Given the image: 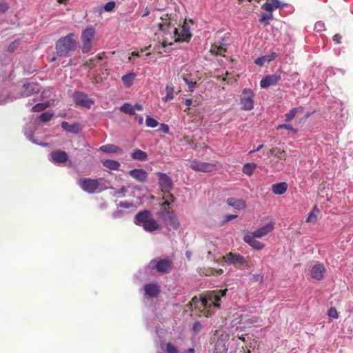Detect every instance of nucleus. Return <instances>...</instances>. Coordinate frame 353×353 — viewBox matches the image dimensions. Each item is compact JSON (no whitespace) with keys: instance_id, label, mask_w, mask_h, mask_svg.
<instances>
[{"instance_id":"f257e3e1","label":"nucleus","mask_w":353,"mask_h":353,"mask_svg":"<svg viewBox=\"0 0 353 353\" xmlns=\"http://www.w3.org/2000/svg\"><path fill=\"white\" fill-rule=\"evenodd\" d=\"M228 289L214 290L207 292L203 296L193 297L190 302L192 310H196L199 316H210L214 311L212 309L221 307V298L226 295Z\"/></svg>"},{"instance_id":"f03ea898","label":"nucleus","mask_w":353,"mask_h":353,"mask_svg":"<svg viewBox=\"0 0 353 353\" xmlns=\"http://www.w3.org/2000/svg\"><path fill=\"white\" fill-rule=\"evenodd\" d=\"M134 223L141 226L148 232H153L161 228V225L152 217L148 210H143L137 213L134 218Z\"/></svg>"},{"instance_id":"7ed1b4c3","label":"nucleus","mask_w":353,"mask_h":353,"mask_svg":"<svg viewBox=\"0 0 353 353\" xmlns=\"http://www.w3.org/2000/svg\"><path fill=\"white\" fill-rule=\"evenodd\" d=\"M74 36V33H70L57 41L55 48L57 55L65 57L68 56L70 52L77 50V42Z\"/></svg>"},{"instance_id":"20e7f679","label":"nucleus","mask_w":353,"mask_h":353,"mask_svg":"<svg viewBox=\"0 0 353 353\" xmlns=\"http://www.w3.org/2000/svg\"><path fill=\"white\" fill-rule=\"evenodd\" d=\"M172 261L169 259H154L149 263L151 270H156L161 274H168L172 269Z\"/></svg>"},{"instance_id":"39448f33","label":"nucleus","mask_w":353,"mask_h":353,"mask_svg":"<svg viewBox=\"0 0 353 353\" xmlns=\"http://www.w3.org/2000/svg\"><path fill=\"white\" fill-rule=\"evenodd\" d=\"M94 28H88L84 30L81 34V39L82 42V52L88 53L92 49V41L95 35Z\"/></svg>"},{"instance_id":"423d86ee","label":"nucleus","mask_w":353,"mask_h":353,"mask_svg":"<svg viewBox=\"0 0 353 353\" xmlns=\"http://www.w3.org/2000/svg\"><path fill=\"white\" fill-rule=\"evenodd\" d=\"M255 94L250 88H245L241 97V108L244 110H251L254 108V99Z\"/></svg>"},{"instance_id":"0eeeda50","label":"nucleus","mask_w":353,"mask_h":353,"mask_svg":"<svg viewBox=\"0 0 353 353\" xmlns=\"http://www.w3.org/2000/svg\"><path fill=\"white\" fill-rule=\"evenodd\" d=\"M78 184L83 191L89 194L94 193L99 187V180L90 178H80Z\"/></svg>"},{"instance_id":"6e6552de","label":"nucleus","mask_w":353,"mask_h":353,"mask_svg":"<svg viewBox=\"0 0 353 353\" xmlns=\"http://www.w3.org/2000/svg\"><path fill=\"white\" fill-rule=\"evenodd\" d=\"M223 259L228 264L234 265L236 268H241L248 263L245 258L239 253L229 252Z\"/></svg>"},{"instance_id":"1a4fd4ad","label":"nucleus","mask_w":353,"mask_h":353,"mask_svg":"<svg viewBox=\"0 0 353 353\" xmlns=\"http://www.w3.org/2000/svg\"><path fill=\"white\" fill-rule=\"evenodd\" d=\"M281 79V71L277 70L273 74L267 75L260 81L261 88H267L272 85H276Z\"/></svg>"},{"instance_id":"9d476101","label":"nucleus","mask_w":353,"mask_h":353,"mask_svg":"<svg viewBox=\"0 0 353 353\" xmlns=\"http://www.w3.org/2000/svg\"><path fill=\"white\" fill-rule=\"evenodd\" d=\"M190 168L195 171L210 172L216 170V165L213 163L202 162L198 160L191 161Z\"/></svg>"},{"instance_id":"9b49d317","label":"nucleus","mask_w":353,"mask_h":353,"mask_svg":"<svg viewBox=\"0 0 353 353\" xmlns=\"http://www.w3.org/2000/svg\"><path fill=\"white\" fill-rule=\"evenodd\" d=\"M73 99L77 105L90 108L94 101L90 99L87 94L81 92H75L73 94Z\"/></svg>"},{"instance_id":"f8f14e48","label":"nucleus","mask_w":353,"mask_h":353,"mask_svg":"<svg viewBox=\"0 0 353 353\" xmlns=\"http://www.w3.org/2000/svg\"><path fill=\"white\" fill-rule=\"evenodd\" d=\"M159 184L163 192H170L173 187L172 179L165 173L159 172Z\"/></svg>"},{"instance_id":"ddd939ff","label":"nucleus","mask_w":353,"mask_h":353,"mask_svg":"<svg viewBox=\"0 0 353 353\" xmlns=\"http://www.w3.org/2000/svg\"><path fill=\"white\" fill-rule=\"evenodd\" d=\"M40 91V86L37 82L24 83L22 86L21 97H28Z\"/></svg>"},{"instance_id":"4468645a","label":"nucleus","mask_w":353,"mask_h":353,"mask_svg":"<svg viewBox=\"0 0 353 353\" xmlns=\"http://www.w3.org/2000/svg\"><path fill=\"white\" fill-rule=\"evenodd\" d=\"M326 272V269L323 264L317 263L314 265L310 270L311 276L312 279L317 281H321L324 278Z\"/></svg>"},{"instance_id":"2eb2a0df","label":"nucleus","mask_w":353,"mask_h":353,"mask_svg":"<svg viewBox=\"0 0 353 353\" xmlns=\"http://www.w3.org/2000/svg\"><path fill=\"white\" fill-rule=\"evenodd\" d=\"M128 174L140 183H144L147 181L148 176V172L141 168H134L128 172Z\"/></svg>"},{"instance_id":"dca6fc26","label":"nucleus","mask_w":353,"mask_h":353,"mask_svg":"<svg viewBox=\"0 0 353 353\" xmlns=\"http://www.w3.org/2000/svg\"><path fill=\"white\" fill-rule=\"evenodd\" d=\"M161 220L165 223L167 228L170 230H176L180 226L179 221L174 212L170 214V216H167L165 219H161Z\"/></svg>"},{"instance_id":"f3484780","label":"nucleus","mask_w":353,"mask_h":353,"mask_svg":"<svg viewBox=\"0 0 353 353\" xmlns=\"http://www.w3.org/2000/svg\"><path fill=\"white\" fill-rule=\"evenodd\" d=\"M50 161L55 163H63L68 161V155L65 151L55 150L50 153Z\"/></svg>"},{"instance_id":"a211bd4d","label":"nucleus","mask_w":353,"mask_h":353,"mask_svg":"<svg viewBox=\"0 0 353 353\" xmlns=\"http://www.w3.org/2000/svg\"><path fill=\"white\" fill-rule=\"evenodd\" d=\"M274 221L271 220L270 223L252 232V234H254L257 238H261L271 232L274 230Z\"/></svg>"},{"instance_id":"6ab92c4d","label":"nucleus","mask_w":353,"mask_h":353,"mask_svg":"<svg viewBox=\"0 0 353 353\" xmlns=\"http://www.w3.org/2000/svg\"><path fill=\"white\" fill-rule=\"evenodd\" d=\"M256 238L257 237L252 234H245L243 237V241L255 250H261L263 249L265 245L263 243L256 240Z\"/></svg>"},{"instance_id":"aec40b11","label":"nucleus","mask_w":353,"mask_h":353,"mask_svg":"<svg viewBox=\"0 0 353 353\" xmlns=\"http://www.w3.org/2000/svg\"><path fill=\"white\" fill-rule=\"evenodd\" d=\"M173 212L174 211L172 209V205L168 202L163 201L160 205V210L157 212V216L160 219H165Z\"/></svg>"},{"instance_id":"412c9836","label":"nucleus","mask_w":353,"mask_h":353,"mask_svg":"<svg viewBox=\"0 0 353 353\" xmlns=\"http://www.w3.org/2000/svg\"><path fill=\"white\" fill-rule=\"evenodd\" d=\"M99 150L106 154H117L121 155L123 153V149L114 144L103 145L99 148Z\"/></svg>"},{"instance_id":"4be33fe9","label":"nucleus","mask_w":353,"mask_h":353,"mask_svg":"<svg viewBox=\"0 0 353 353\" xmlns=\"http://www.w3.org/2000/svg\"><path fill=\"white\" fill-rule=\"evenodd\" d=\"M225 43H223V41L221 42L219 44L214 43L210 48V52L212 54L225 57L227 48L225 47Z\"/></svg>"},{"instance_id":"5701e85b","label":"nucleus","mask_w":353,"mask_h":353,"mask_svg":"<svg viewBox=\"0 0 353 353\" xmlns=\"http://www.w3.org/2000/svg\"><path fill=\"white\" fill-rule=\"evenodd\" d=\"M145 294L150 297H156L160 292L159 287L154 283H148L144 286Z\"/></svg>"},{"instance_id":"b1692460","label":"nucleus","mask_w":353,"mask_h":353,"mask_svg":"<svg viewBox=\"0 0 353 353\" xmlns=\"http://www.w3.org/2000/svg\"><path fill=\"white\" fill-rule=\"evenodd\" d=\"M276 57L277 54L274 52H272L270 54H266L256 59L254 63L259 66H263L265 63H269L271 61L275 59Z\"/></svg>"},{"instance_id":"393cba45","label":"nucleus","mask_w":353,"mask_h":353,"mask_svg":"<svg viewBox=\"0 0 353 353\" xmlns=\"http://www.w3.org/2000/svg\"><path fill=\"white\" fill-rule=\"evenodd\" d=\"M173 32L175 35H178L176 41H188L191 38V34L185 28H183L181 33L179 34L177 28L173 27Z\"/></svg>"},{"instance_id":"a878e982","label":"nucleus","mask_w":353,"mask_h":353,"mask_svg":"<svg viewBox=\"0 0 353 353\" xmlns=\"http://www.w3.org/2000/svg\"><path fill=\"white\" fill-rule=\"evenodd\" d=\"M227 203L229 205L237 210H241L245 208V202L243 199H237L230 197L228 199Z\"/></svg>"},{"instance_id":"bb28decb","label":"nucleus","mask_w":353,"mask_h":353,"mask_svg":"<svg viewBox=\"0 0 353 353\" xmlns=\"http://www.w3.org/2000/svg\"><path fill=\"white\" fill-rule=\"evenodd\" d=\"M288 190V184L285 182L275 183L272 185V191L275 194H283Z\"/></svg>"},{"instance_id":"cd10ccee","label":"nucleus","mask_w":353,"mask_h":353,"mask_svg":"<svg viewBox=\"0 0 353 353\" xmlns=\"http://www.w3.org/2000/svg\"><path fill=\"white\" fill-rule=\"evenodd\" d=\"M280 7V1L279 0H271L266 1L263 6L262 8L267 12L272 13V12Z\"/></svg>"},{"instance_id":"c85d7f7f","label":"nucleus","mask_w":353,"mask_h":353,"mask_svg":"<svg viewBox=\"0 0 353 353\" xmlns=\"http://www.w3.org/2000/svg\"><path fill=\"white\" fill-rule=\"evenodd\" d=\"M102 164L104 167L112 170H119L121 166V164L118 161L112 159L103 160Z\"/></svg>"},{"instance_id":"c756f323","label":"nucleus","mask_w":353,"mask_h":353,"mask_svg":"<svg viewBox=\"0 0 353 353\" xmlns=\"http://www.w3.org/2000/svg\"><path fill=\"white\" fill-rule=\"evenodd\" d=\"M303 107H299V108H294L290 110L289 112L286 113L285 114V122H290L298 113H303Z\"/></svg>"},{"instance_id":"7c9ffc66","label":"nucleus","mask_w":353,"mask_h":353,"mask_svg":"<svg viewBox=\"0 0 353 353\" xmlns=\"http://www.w3.org/2000/svg\"><path fill=\"white\" fill-rule=\"evenodd\" d=\"M131 157L134 160L143 161L148 159V154L145 152L140 149H136L131 154Z\"/></svg>"},{"instance_id":"2f4dec72","label":"nucleus","mask_w":353,"mask_h":353,"mask_svg":"<svg viewBox=\"0 0 353 353\" xmlns=\"http://www.w3.org/2000/svg\"><path fill=\"white\" fill-rule=\"evenodd\" d=\"M270 153L271 154H273L274 156L276 157L278 159L281 160H285L286 159V152L284 150L281 149L278 147L272 148L270 150Z\"/></svg>"},{"instance_id":"473e14b6","label":"nucleus","mask_w":353,"mask_h":353,"mask_svg":"<svg viewBox=\"0 0 353 353\" xmlns=\"http://www.w3.org/2000/svg\"><path fill=\"white\" fill-rule=\"evenodd\" d=\"M134 73H128L122 77L121 80L126 88H130L135 79Z\"/></svg>"},{"instance_id":"72a5a7b5","label":"nucleus","mask_w":353,"mask_h":353,"mask_svg":"<svg viewBox=\"0 0 353 353\" xmlns=\"http://www.w3.org/2000/svg\"><path fill=\"white\" fill-rule=\"evenodd\" d=\"M61 125V128L67 132L74 134L79 132V125L77 124L70 125L67 121H63Z\"/></svg>"},{"instance_id":"f704fd0d","label":"nucleus","mask_w":353,"mask_h":353,"mask_svg":"<svg viewBox=\"0 0 353 353\" xmlns=\"http://www.w3.org/2000/svg\"><path fill=\"white\" fill-rule=\"evenodd\" d=\"M256 167L257 165L256 163H248L243 166L242 172L246 175L251 176Z\"/></svg>"},{"instance_id":"c9c22d12","label":"nucleus","mask_w":353,"mask_h":353,"mask_svg":"<svg viewBox=\"0 0 353 353\" xmlns=\"http://www.w3.org/2000/svg\"><path fill=\"white\" fill-rule=\"evenodd\" d=\"M120 110L121 112L125 114H129L130 115L135 114V108L128 103H125L123 105H121Z\"/></svg>"},{"instance_id":"e433bc0d","label":"nucleus","mask_w":353,"mask_h":353,"mask_svg":"<svg viewBox=\"0 0 353 353\" xmlns=\"http://www.w3.org/2000/svg\"><path fill=\"white\" fill-rule=\"evenodd\" d=\"M166 95L165 97L163 98V101L164 102H167L168 101L172 100L174 99V87L172 85H167L166 88Z\"/></svg>"},{"instance_id":"4c0bfd02","label":"nucleus","mask_w":353,"mask_h":353,"mask_svg":"<svg viewBox=\"0 0 353 353\" xmlns=\"http://www.w3.org/2000/svg\"><path fill=\"white\" fill-rule=\"evenodd\" d=\"M49 106H50V103L49 102L40 103H37V104L34 105L32 108V110L33 112H41V111L44 110L46 108H47Z\"/></svg>"},{"instance_id":"58836bf2","label":"nucleus","mask_w":353,"mask_h":353,"mask_svg":"<svg viewBox=\"0 0 353 353\" xmlns=\"http://www.w3.org/2000/svg\"><path fill=\"white\" fill-rule=\"evenodd\" d=\"M165 352L167 353H179V351L177 347H176L171 342H168L165 344Z\"/></svg>"},{"instance_id":"ea45409f","label":"nucleus","mask_w":353,"mask_h":353,"mask_svg":"<svg viewBox=\"0 0 353 353\" xmlns=\"http://www.w3.org/2000/svg\"><path fill=\"white\" fill-rule=\"evenodd\" d=\"M273 19V15L272 13L269 14H262L261 19H259V22L263 23L265 26L269 24V20Z\"/></svg>"},{"instance_id":"a19ab883","label":"nucleus","mask_w":353,"mask_h":353,"mask_svg":"<svg viewBox=\"0 0 353 353\" xmlns=\"http://www.w3.org/2000/svg\"><path fill=\"white\" fill-rule=\"evenodd\" d=\"M145 123L150 128H155L159 125V122L150 116L146 117Z\"/></svg>"},{"instance_id":"79ce46f5","label":"nucleus","mask_w":353,"mask_h":353,"mask_svg":"<svg viewBox=\"0 0 353 353\" xmlns=\"http://www.w3.org/2000/svg\"><path fill=\"white\" fill-rule=\"evenodd\" d=\"M163 199H164L165 202L169 203L170 205H172L174 201H175V196L170 193V192H164V194L163 196Z\"/></svg>"},{"instance_id":"37998d69","label":"nucleus","mask_w":353,"mask_h":353,"mask_svg":"<svg viewBox=\"0 0 353 353\" xmlns=\"http://www.w3.org/2000/svg\"><path fill=\"white\" fill-rule=\"evenodd\" d=\"M52 117H53V113H51L49 112H43L39 116V119L43 122H48L52 119Z\"/></svg>"},{"instance_id":"c03bdc74","label":"nucleus","mask_w":353,"mask_h":353,"mask_svg":"<svg viewBox=\"0 0 353 353\" xmlns=\"http://www.w3.org/2000/svg\"><path fill=\"white\" fill-rule=\"evenodd\" d=\"M251 283H261L263 281V276L261 274H252L250 279Z\"/></svg>"},{"instance_id":"a18cd8bd","label":"nucleus","mask_w":353,"mask_h":353,"mask_svg":"<svg viewBox=\"0 0 353 353\" xmlns=\"http://www.w3.org/2000/svg\"><path fill=\"white\" fill-rule=\"evenodd\" d=\"M223 270L222 269L210 268V269L207 270V272L205 274L207 276L215 275V274L221 275L223 274Z\"/></svg>"},{"instance_id":"49530a36","label":"nucleus","mask_w":353,"mask_h":353,"mask_svg":"<svg viewBox=\"0 0 353 353\" xmlns=\"http://www.w3.org/2000/svg\"><path fill=\"white\" fill-rule=\"evenodd\" d=\"M325 29V24L322 21H317L314 25V30L321 32Z\"/></svg>"},{"instance_id":"de8ad7c7","label":"nucleus","mask_w":353,"mask_h":353,"mask_svg":"<svg viewBox=\"0 0 353 353\" xmlns=\"http://www.w3.org/2000/svg\"><path fill=\"white\" fill-rule=\"evenodd\" d=\"M327 315L335 319L339 318L338 312L335 307H330L327 311Z\"/></svg>"},{"instance_id":"09e8293b","label":"nucleus","mask_w":353,"mask_h":353,"mask_svg":"<svg viewBox=\"0 0 353 353\" xmlns=\"http://www.w3.org/2000/svg\"><path fill=\"white\" fill-rule=\"evenodd\" d=\"M183 80L188 85V87H189L190 90H192V89L194 88L195 85H196V82L195 81H192V80H190L188 74H187V75L183 77Z\"/></svg>"},{"instance_id":"8fccbe9b","label":"nucleus","mask_w":353,"mask_h":353,"mask_svg":"<svg viewBox=\"0 0 353 353\" xmlns=\"http://www.w3.org/2000/svg\"><path fill=\"white\" fill-rule=\"evenodd\" d=\"M285 129L288 130H292L294 133L297 132L296 130L294 129L291 125L289 124H280L276 127V130Z\"/></svg>"},{"instance_id":"3c124183","label":"nucleus","mask_w":353,"mask_h":353,"mask_svg":"<svg viewBox=\"0 0 353 353\" xmlns=\"http://www.w3.org/2000/svg\"><path fill=\"white\" fill-rule=\"evenodd\" d=\"M116 3L114 1H109L104 6V10L107 12H111L115 8Z\"/></svg>"},{"instance_id":"603ef678","label":"nucleus","mask_w":353,"mask_h":353,"mask_svg":"<svg viewBox=\"0 0 353 353\" xmlns=\"http://www.w3.org/2000/svg\"><path fill=\"white\" fill-rule=\"evenodd\" d=\"M202 325L200 322L196 321L193 324L192 330L194 333L197 334L202 330Z\"/></svg>"},{"instance_id":"864d4df0","label":"nucleus","mask_w":353,"mask_h":353,"mask_svg":"<svg viewBox=\"0 0 353 353\" xmlns=\"http://www.w3.org/2000/svg\"><path fill=\"white\" fill-rule=\"evenodd\" d=\"M94 61H95V59H94V58L90 59L88 61H87L84 63V66L87 67L90 69H92L95 67Z\"/></svg>"},{"instance_id":"5fc2aeb1","label":"nucleus","mask_w":353,"mask_h":353,"mask_svg":"<svg viewBox=\"0 0 353 353\" xmlns=\"http://www.w3.org/2000/svg\"><path fill=\"white\" fill-rule=\"evenodd\" d=\"M127 192H128V188L124 187V186H123L122 188H121L120 189L117 190L115 192V194L116 195H121L122 196H125Z\"/></svg>"},{"instance_id":"6e6d98bb","label":"nucleus","mask_w":353,"mask_h":353,"mask_svg":"<svg viewBox=\"0 0 353 353\" xmlns=\"http://www.w3.org/2000/svg\"><path fill=\"white\" fill-rule=\"evenodd\" d=\"M8 9L9 6L6 2H0V12L5 13Z\"/></svg>"},{"instance_id":"4d7b16f0","label":"nucleus","mask_w":353,"mask_h":353,"mask_svg":"<svg viewBox=\"0 0 353 353\" xmlns=\"http://www.w3.org/2000/svg\"><path fill=\"white\" fill-rule=\"evenodd\" d=\"M316 219V216L314 214V212H311L306 219V222H307V223L313 222Z\"/></svg>"},{"instance_id":"13d9d810","label":"nucleus","mask_w":353,"mask_h":353,"mask_svg":"<svg viewBox=\"0 0 353 353\" xmlns=\"http://www.w3.org/2000/svg\"><path fill=\"white\" fill-rule=\"evenodd\" d=\"M341 39H342V36L339 34H336L332 37L333 41L336 44L341 43Z\"/></svg>"},{"instance_id":"bf43d9fd","label":"nucleus","mask_w":353,"mask_h":353,"mask_svg":"<svg viewBox=\"0 0 353 353\" xmlns=\"http://www.w3.org/2000/svg\"><path fill=\"white\" fill-rule=\"evenodd\" d=\"M159 130L165 134H168L169 132V126L165 123H161Z\"/></svg>"},{"instance_id":"052dcab7","label":"nucleus","mask_w":353,"mask_h":353,"mask_svg":"<svg viewBox=\"0 0 353 353\" xmlns=\"http://www.w3.org/2000/svg\"><path fill=\"white\" fill-rule=\"evenodd\" d=\"M159 29L163 32H166L167 30H168V29L170 28V23H168V24L167 23H159Z\"/></svg>"},{"instance_id":"680f3d73","label":"nucleus","mask_w":353,"mask_h":353,"mask_svg":"<svg viewBox=\"0 0 353 353\" xmlns=\"http://www.w3.org/2000/svg\"><path fill=\"white\" fill-rule=\"evenodd\" d=\"M103 78L101 77V75H96L94 77L93 79L92 80V82L93 83H99L103 81Z\"/></svg>"},{"instance_id":"e2e57ef3","label":"nucleus","mask_w":353,"mask_h":353,"mask_svg":"<svg viewBox=\"0 0 353 353\" xmlns=\"http://www.w3.org/2000/svg\"><path fill=\"white\" fill-rule=\"evenodd\" d=\"M120 206L124 208H130L133 206V203L129 202H121Z\"/></svg>"},{"instance_id":"0e129e2a","label":"nucleus","mask_w":353,"mask_h":353,"mask_svg":"<svg viewBox=\"0 0 353 353\" xmlns=\"http://www.w3.org/2000/svg\"><path fill=\"white\" fill-rule=\"evenodd\" d=\"M237 217V215L228 214L225 216V221H229Z\"/></svg>"},{"instance_id":"69168bd1","label":"nucleus","mask_w":353,"mask_h":353,"mask_svg":"<svg viewBox=\"0 0 353 353\" xmlns=\"http://www.w3.org/2000/svg\"><path fill=\"white\" fill-rule=\"evenodd\" d=\"M263 148V144H261L259 145L256 149H254V150H252L249 152V154H252L253 152H257V151H259L261 148Z\"/></svg>"},{"instance_id":"338daca9","label":"nucleus","mask_w":353,"mask_h":353,"mask_svg":"<svg viewBox=\"0 0 353 353\" xmlns=\"http://www.w3.org/2000/svg\"><path fill=\"white\" fill-rule=\"evenodd\" d=\"M104 55H105V52H101V53L98 54L95 57V58H94V59H98V60H101V59H103V58Z\"/></svg>"},{"instance_id":"774afa93","label":"nucleus","mask_w":353,"mask_h":353,"mask_svg":"<svg viewBox=\"0 0 353 353\" xmlns=\"http://www.w3.org/2000/svg\"><path fill=\"white\" fill-rule=\"evenodd\" d=\"M134 108H135V110H139V111H141L143 110V106L139 103H136L134 105H133Z\"/></svg>"}]
</instances>
